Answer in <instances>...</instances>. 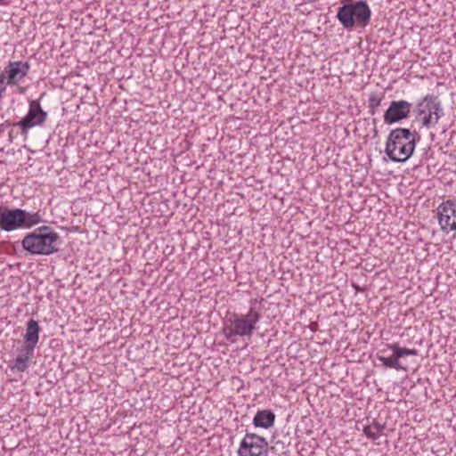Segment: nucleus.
<instances>
[{"mask_svg": "<svg viewBox=\"0 0 456 456\" xmlns=\"http://www.w3.org/2000/svg\"><path fill=\"white\" fill-rule=\"evenodd\" d=\"M419 139V135L416 131L411 132L408 128L397 127L390 131L385 152L393 162H405L412 156Z\"/></svg>", "mask_w": 456, "mask_h": 456, "instance_id": "nucleus-1", "label": "nucleus"}, {"mask_svg": "<svg viewBox=\"0 0 456 456\" xmlns=\"http://www.w3.org/2000/svg\"><path fill=\"white\" fill-rule=\"evenodd\" d=\"M353 287L354 288V289L356 291H362L363 290L359 285L353 284Z\"/></svg>", "mask_w": 456, "mask_h": 456, "instance_id": "nucleus-21", "label": "nucleus"}, {"mask_svg": "<svg viewBox=\"0 0 456 456\" xmlns=\"http://www.w3.org/2000/svg\"><path fill=\"white\" fill-rule=\"evenodd\" d=\"M403 357L404 356H408V355H417L418 354V350L417 349H409V348H404L403 347Z\"/></svg>", "mask_w": 456, "mask_h": 456, "instance_id": "nucleus-20", "label": "nucleus"}, {"mask_svg": "<svg viewBox=\"0 0 456 456\" xmlns=\"http://www.w3.org/2000/svg\"><path fill=\"white\" fill-rule=\"evenodd\" d=\"M40 222L41 216L37 212H28L21 208L10 209L0 206V228L5 232L30 228Z\"/></svg>", "mask_w": 456, "mask_h": 456, "instance_id": "nucleus-4", "label": "nucleus"}, {"mask_svg": "<svg viewBox=\"0 0 456 456\" xmlns=\"http://www.w3.org/2000/svg\"><path fill=\"white\" fill-rule=\"evenodd\" d=\"M411 107V103L404 100L392 101L384 113V122L391 125L407 118Z\"/></svg>", "mask_w": 456, "mask_h": 456, "instance_id": "nucleus-10", "label": "nucleus"}, {"mask_svg": "<svg viewBox=\"0 0 456 456\" xmlns=\"http://www.w3.org/2000/svg\"><path fill=\"white\" fill-rule=\"evenodd\" d=\"M382 429H362L366 436L371 440H376L381 436Z\"/></svg>", "mask_w": 456, "mask_h": 456, "instance_id": "nucleus-18", "label": "nucleus"}, {"mask_svg": "<svg viewBox=\"0 0 456 456\" xmlns=\"http://www.w3.org/2000/svg\"><path fill=\"white\" fill-rule=\"evenodd\" d=\"M30 64L28 61H9L3 70L6 77V84L8 86L17 85L28 74Z\"/></svg>", "mask_w": 456, "mask_h": 456, "instance_id": "nucleus-11", "label": "nucleus"}, {"mask_svg": "<svg viewBox=\"0 0 456 456\" xmlns=\"http://www.w3.org/2000/svg\"><path fill=\"white\" fill-rule=\"evenodd\" d=\"M41 328L38 325V322L30 319L26 325V332L23 337V345L22 351H27L31 353V351H35V348L39 341V333Z\"/></svg>", "mask_w": 456, "mask_h": 456, "instance_id": "nucleus-12", "label": "nucleus"}, {"mask_svg": "<svg viewBox=\"0 0 456 456\" xmlns=\"http://www.w3.org/2000/svg\"><path fill=\"white\" fill-rule=\"evenodd\" d=\"M6 77L4 74V72L2 71L0 73V99L3 97V94L5 92L6 90Z\"/></svg>", "mask_w": 456, "mask_h": 456, "instance_id": "nucleus-19", "label": "nucleus"}, {"mask_svg": "<svg viewBox=\"0 0 456 456\" xmlns=\"http://www.w3.org/2000/svg\"><path fill=\"white\" fill-rule=\"evenodd\" d=\"M267 452L268 443L256 434H247L238 450L239 456H267Z\"/></svg>", "mask_w": 456, "mask_h": 456, "instance_id": "nucleus-8", "label": "nucleus"}, {"mask_svg": "<svg viewBox=\"0 0 456 456\" xmlns=\"http://www.w3.org/2000/svg\"><path fill=\"white\" fill-rule=\"evenodd\" d=\"M47 118V112L45 111L38 100L29 102L28 111L24 118L13 124L20 128L23 136H27L30 128L42 126Z\"/></svg>", "mask_w": 456, "mask_h": 456, "instance_id": "nucleus-7", "label": "nucleus"}, {"mask_svg": "<svg viewBox=\"0 0 456 456\" xmlns=\"http://www.w3.org/2000/svg\"><path fill=\"white\" fill-rule=\"evenodd\" d=\"M24 91H25V88H21V89L20 90V93H21V94H22V93H24Z\"/></svg>", "mask_w": 456, "mask_h": 456, "instance_id": "nucleus-23", "label": "nucleus"}, {"mask_svg": "<svg viewBox=\"0 0 456 456\" xmlns=\"http://www.w3.org/2000/svg\"><path fill=\"white\" fill-rule=\"evenodd\" d=\"M337 19L348 31L354 28H364L370 21L371 11L364 0L347 1L337 11Z\"/></svg>", "mask_w": 456, "mask_h": 456, "instance_id": "nucleus-3", "label": "nucleus"}, {"mask_svg": "<svg viewBox=\"0 0 456 456\" xmlns=\"http://www.w3.org/2000/svg\"><path fill=\"white\" fill-rule=\"evenodd\" d=\"M20 354L13 360L11 369L23 372L28 368L29 362L34 356V351L28 353L27 351H22V347H20Z\"/></svg>", "mask_w": 456, "mask_h": 456, "instance_id": "nucleus-14", "label": "nucleus"}, {"mask_svg": "<svg viewBox=\"0 0 456 456\" xmlns=\"http://www.w3.org/2000/svg\"><path fill=\"white\" fill-rule=\"evenodd\" d=\"M414 112L416 118H420L423 127H435L440 118L444 115L442 102L440 98L434 94H428L419 101L415 108Z\"/></svg>", "mask_w": 456, "mask_h": 456, "instance_id": "nucleus-6", "label": "nucleus"}, {"mask_svg": "<svg viewBox=\"0 0 456 456\" xmlns=\"http://www.w3.org/2000/svg\"><path fill=\"white\" fill-rule=\"evenodd\" d=\"M260 318L261 314L253 305L250 306L247 314H234L233 318L230 320L231 325L225 326L223 330L225 338L234 343L236 336L250 338Z\"/></svg>", "mask_w": 456, "mask_h": 456, "instance_id": "nucleus-5", "label": "nucleus"}, {"mask_svg": "<svg viewBox=\"0 0 456 456\" xmlns=\"http://www.w3.org/2000/svg\"><path fill=\"white\" fill-rule=\"evenodd\" d=\"M62 240L48 225H42L27 233L21 240L23 248L31 255L49 256L59 251Z\"/></svg>", "mask_w": 456, "mask_h": 456, "instance_id": "nucleus-2", "label": "nucleus"}, {"mask_svg": "<svg viewBox=\"0 0 456 456\" xmlns=\"http://www.w3.org/2000/svg\"><path fill=\"white\" fill-rule=\"evenodd\" d=\"M385 425H386V424H384V425H379V424L378 426H376V428H385Z\"/></svg>", "mask_w": 456, "mask_h": 456, "instance_id": "nucleus-22", "label": "nucleus"}, {"mask_svg": "<svg viewBox=\"0 0 456 456\" xmlns=\"http://www.w3.org/2000/svg\"><path fill=\"white\" fill-rule=\"evenodd\" d=\"M0 3H2V4H7V3L5 2V0H0Z\"/></svg>", "mask_w": 456, "mask_h": 456, "instance_id": "nucleus-24", "label": "nucleus"}, {"mask_svg": "<svg viewBox=\"0 0 456 456\" xmlns=\"http://www.w3.org/2000/svg\"><path fill=\"white\" fill-rule=\"evenodd\" d=\"M275 420V414L270 410L258 411L253 418L255 428H271Z\"/></svg>", "mask_w": 456, "mask_h": 456, "instance_id": "nucleus-13", "label": "nucleus"}, {"mask_svg": "<svg viewBox=\"0 0 456 456\" xmlns=\"http://www.w3.org/2000/svg\"><path fill=\"white\" fill-rule=\"evenodd\" d=\"M437 216L443 232L456 231V199L443 201L437 208Z\"/></svg>", "mask_w": 456, "mask_h": 456, "instance_id": "nucleus-9", "label": "nucleus"}, {"mask_svg": "<svg viewBox=\"0 0 456 456\" xmlns=\"http://www.w3.org/2000/svg\"><path fill=\"white\" fill-rule=\"evenodd\" d=\"M387 346L393 351V355L396 361L403 357V347H400L397 344H387Z\"/></svg>", "mask_w": 456, "mask_h": 456, "instance_id": "nucleus-17", "label": "nucleus"}, {"mask_svg": "<svg viewBox=\"0 0 456 456\" xmlns=\"http://www.w3.org/2000/svg\"><path fill=\"white\" fill-rule=\"evenodd\" d=\"M379 360L383 363L384 366L387 368H393L397 370H405L399 362V361H396L394 355L392 354L389 357L385 356H379Z\"/></svg>", "mask_w": 456, "mask_h": 456, "instance_id": "nucleus-15", "label": "nucleus"}, {"mask_svg": "<svg viewBox=\"0 0 456 456\" xmlns=\"http://www.w3.org/2000/svg\"><path fill=\"white\" fill-rule=\"evenodd\" d=\"M383 94H379L377 93H372L369 97V108L370 112L373 115L375 113V110L381 104V101L383 99Z\"/></svg>", "mask_w": 456, "mask_h": 456, "instance_id": "nucleus-16", "label": "nucleus"}]
</instances>
